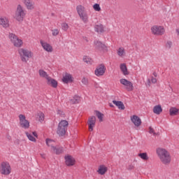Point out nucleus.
<instances>
[{"mask_svg": "<svg viewBox=\"0 0 179 179\" xmlns=\"http://www.w3.org/2000/svg\"><path fill=\"white\" fill-rule=\"evenodd\" d=\"M179 109L176 107H171L169 109V114L170 115H177L178 114Z\"/></svg>", "mask_w": 179, "mask_h": 179, "instance_id": "473e14b6", "label": "nucleus"}, {"mask_svg": "<svg viewBox=\"0 0 179 179\" xmlns=\"http://www.w3.org/2000/svg\"><path fill=\"white\" fill-rule=\"evenodd\" d=\"M40 44L41 45L43 50H44V51H45L46 52H52V51H54V48H52V45L48 43L45 41L41 40L40 41Z\"/></svg>", "mask_w": 179, "mask_h": 179, "instance_id": "9b49d317", "label": "nucleus"}, {"mask_svg": "<svg viewBox=\"0 0 179 179\" xmlns=\"http://www.w3.org/2000/svg\"><path fill=\"white\" fill-rule=\"evenodd\" d=\"M41 157H42V159H45V154H41Z\"/></svg>", "mask_w": 179, "mask_h": 179, "instance_id": "a18cd8bd", "label": "nucleus"}, {"mask_svg": "<svg viewBox=\"0 0 179 179\" xmlns=\"http://www.w3.org/2000/svg\"><path fill=\"white\" fill-rule=\"evenodd\" d=\"M94 31L99 34L104 33V26L101 24H97L94 25Z\"/></svg>", "mask_w": 179, "mask_h": 179, "instance_id": "a878e982", "label": "nucleus"}, {"mask_svg": "<svg viewBox=\"0 0 179 179\" xmlns=\"http://www.w3.org/2000/svg\"><path fill=\"white\" fill-rule=\"evenodd\" d=\"M138 156L141 159V160H144V162H148V160H149V156L147 152H141Z\"/></svg>", "mask_w": 179, "mask_h": 179, "instance_id": "7c9ffc66", "label": "nucleus"}, {"mask_svg": "<svg viewBox=\"0 0 179 179\" xmlns=\"http://www.w3.org/2000/svg\"><path fill=\"white\" fill-rule=\"evenodd\" d=\"M120 69L122 73L124 76L129 75V71H128V67H127V64H125V63L120 64Z\"/></svg>", "mask_w": 179, "mask_h": 179, "instance_id": "5701e85b", "label": "nucleus"}, {"mask_svg": "<svg viewBox=\"0 0 179 179\" xmlns=\"http://www.w3.org/2000/svg\"><path fill=\"white\" fill-rule=\"evenodd\" d=\"M151 83H157V79H156V78H155V77H153V76H152L151 77Z\"/></svg>", "mask_w": 179, "mask_h": 179, "instance_id": "a19ab883", "label": "nucleus"}, {"mask_svg": "<svg viewBox=\"0 0 179 179\" xmlns=\"http://www.w3.org/2000/svg\"><path fill=\"white\" fill-rule=\"evenodd\" d=\"M57 114H58L59 115H62L64 114V111H62L61 110H57Z\"/></svg>", "mask_w": 179, "mask_h": 179, "instance_id": "37998d69", "label": "nucleus"}, {"mask_svg": "<svg viewBox=\"0 0 179 179\" xmlns=\"http://www.w3.org/2000/svg\"><path fill=\"white\" fill-rule=\"evenodd\" d=\"M45 118V115H44V113L41 111H38L36 114V121H38V122H41V124H43V122L44 121Z\"/></svg>", "mask_w": 179, "mask_h": 179, "instance_id": "b1692460", "label": "nucleus"}, {"mask_svg": "<svg viewBox=\"0 0 179 179\" xmlns=\"http://www.w3.org/2000/svg\"><path fill=\"white\" fill-rule=\"evenodd\" d=\"M83 61L87 65H93V64H94V61L93 60V59L87 55H85L83 57Z\"/></svg>", "mask_w": 179, "mask_h": 179, "instance_id": "393cba45", "label": "nucleus"}, {"mask_svg": "<svg viewBox=\"0 0 179 179\" xmlns=\"http://www.w3.org/2000/svg\"><path fill=\"white\" fill-rule=\"evenodd\" d=\"M62 30H63V31H67L69 30V24L66 22H63L62 24Z\"/></svg>", "mask_w": 179, "mask_h": 179, "instance_id": "e433bc0d", "label": "nucleus"}, {"mask_svg": "<svg viewBox=\"0 0 179 179\" xmlns=\"http://www.w3.org/2000/svg\"><path fill=\"white\" fill-rule=\"evenodd\" d=\"M156 153L162 164H170L171 163V155L166 148H158L156 149Z\"/></svg>", "mask_w": 179, "mask_h": 179, "instance_id": "f257e3e1", "label": "nucleus"}, {"mask_svg": "<svg viewBox=\"0 0 179 179\" xmlns=\"http://www.w3.org/2000/svg\"><path fill=\"white\" fill-rule=\"evenodd\" d=\"M83 85H89V80L86 78H83L81 80Z\"/></svg>", "mask_w": 179, "mask_h": 179, "instance_id": "ea45409f", "label": "nucleus"}, {"mask_svg": "<svg viewBox=\"0 0 179 179\" xmlns=\"http://www.w3.org/2000/svg\"><path fill=\"white\" fill-rule=\"evenodd\" d=\"M69 125V122L66 120H62L59 122L57 134L59 136H64L66 134V131H68V126Z\"/></svg>", "mask_w": 179, "mask_h": 179, "instance_id": "39448f33", "label": "nucleus"}, {"mask_svg": "<svg viewBox=\"0 0 179 179\" xmlns=\"http://www.w3.org/2000/svg\"><path fill=\"white\" fill-rule=\"evenodd\" d=\"M107 171H108V168H107V166L105 165H100L96 171L99 176H104Z\"/></svg>", "mask_w": 179, "mask_h": 179, "instance_id": "4be33fe9", "label": "nucleus"}, {"mask_svg": "<svg viewBox=\"0 0 179 179\" xmlns=\"http://www.w3.org/2000/svg\"><path fill=\"white\" fill-rule=\"evenodd\" d=\"M130 120L132 124L134 125L135 128H139L141 127V125H142V120L138 115H131L130 117Z\"/></svg>", "mask_w": 179, "mask_h": 179, "instance_id": "f8f14e48", "label": "nucleus"}, {"mask_svg": "<svg viewBox=\"0 0 179 179\" xmlns=\"http://www.w3.org/2000/svg\"><path fill=\"white\" fill-rule=\"evenodd\" d=\"M113 104L119 108V110H125V105H124V103L122 101H113Z\"/></svg>", "mask_w": 179, "mask_h": 179, "instance_id": "c756f323", "label": "nucleus"}, {"mask_svg": "<svg viewBox=\"0 0 179 179\" xmlns=\"http://www.w3.org/2000/svg\"><path fill=\"white\" fill-rule=\"evenodd\" d=\"M46 144L48 145V146H50L51 148V150L52 149V147H55V141L51 140V139H46Z\"/></svg>", "mask_w": 179, "mask_h": 179, "instance_id": "f704fd0d", "label": "nucleus"}, {"mask_svg": "<svg viewBox=\"0 0 179 179\" xmlns=\"http://www.w3.org/2000/svg\"><path fill=\"white\" fill-rule=\"evenodd\" d=\"M84 40H85V41H87V43L89 42V40H88L87 38H86V37L84 38Z\"/></svg>", "mask_w": 179, "mask_h": 179, "instance_id": "09e8293b", "label": "nucleus"}, {"mask_svg": "<svg viewBox=\"0 0 179 179\" xmlns=\"http://www.w3.org/2000/svg\"><path fill=\"white\" fill-rule=\"evenodd\" d=\"M38 75L40 78H43V79H46V80L50 78V76H48V73L43 69L38 70Z\"/></svg>", "mask_w": 179, "mask_h": 179, "instance_id": "c85d7f7f", "label": "nucleus"}, {"mask_svg": "<svg viewBox=\"0 0 179 179\" xmlns=\"http://www.w3.org/2000/svg\"><path fill=\"white\" fill-rule=\"evenodd\" d=\"M70 101L71 104H78L80 102V97L76 95L70 100Z\"/></svg>", "mask_w": 179, "mask_h": 179, "instance_id": "2f4dec72", "label": "nucleus"}, {"mask_svg": "<svg viewBox=\"0 0 179 179\" xmlns=\"http://www.w3.org/2000/svg\"><path fill=\"white\" fill-rule=\"evenodd\" d=\"M65 164L67 165L69 167L72 166H75L76 164V159L73 158L71 155H67L64 157Z\"/></svg>", "mask_w": 179, "mask_h": 179, "instance_id": "2eb2a0df", "label": "nucleus"}, {"mask_svg": "<svg viewBox=\"0 0 179 179\" xmlns=\"http://www.w3.org/2000/svg\"><path fill=\"white\" fill-rule=\"evenodd\" d=\"M18 120L20 128L23 129H29L30 128V122L26 119V115L20 114L18 115Z\"/></svg>", "mask_w": 179, "mask_h": 179, "instance_id": "1a4fd4ad", "label": "nucleus"}, {"mask_svg": "<svg viewBox=\"0 0 179 179\" xmlns=\"http://www.w3.org/2000/svg\"><path fill=\"white\" fill-rule=\"evenodd\" d=\"M47 85L49 86H51V87H54V89H57L58 87V81H57L55 79L50 77L46 80Z\"/></svg>", "mask_w": 179, "mask_h": 179, "instance_id": "412c9836", "label": "nucleus"}, {"mask_svg": "<svg viewBox=\"0 0 179 179\" xmlns=\"http://www.w3.org/2000/svg\"><path fill=\"white\" fill-rule=\"evenodd\" d=\"M51 150L53 153H55L56 155H59L62 153V148H61L52 147Z\"/></svg>", "mask_w": 179, "mask_h": 179, "instance_id": "72a5a7b5", "label": "nucleus"}, {"mask_svg": "<svg viewBox=\"0 0 179 179\" xmlns=\"http://www.w3.org/2000/svg\"><path fill=\"white\" fill-rule=\"evenodd\" d=\"M150 31L152 36H163L166 33V28L163 25H152L150 28Z\"/></svg>", "mask_w": 179, "mask_h": 179, "instance_id": "423d86ee", "label": "nucleus"}, {"mask_svg": "<svg viewBox=\"0 0 179 179\" xmlns=\"http://www.w3.org/2000/svg\"><path fill=\"white\" fill-rule=\"evenodd\" d=\"M117 54L120 58H124L127 55L125 48L120 47L117 50Z\"/></svg>", "mask_w": 179, "mask_h": 179, "instance_id": "bb28decb", "label": "nucleus"}, {"mask_svg": "<svg viewBox=\"0 0 179 179\" xmlns=\"http://www.w3.org/2000/svg\"><path fill=\"white\" fill-rule=\"evenodd\" d=\"M92 8L95 12H101V7L100 6V4L99 3H94L92 6Z\"/></svg>", "mask_w": 179, "mask_h": 179, "instance_id": "c9c22d12", "label": "nucleus"}, {"mask_svg": "<svg viewBox=\"0 0 179 179\" xmlns=\"http://www.w3.org/2000/svg\"><path fill=\"white\" fill-rule=\"evenodd\" d=\"M94 47L96 48V50H99L103 51H107L108 50L106 45H104L103 43L99 41H94Z\"/></svg>", "mask_w": 179, "mask_h": 179, "instance_id": "f3484780", "label": "nucleus"}, {"mask_svg": "<svg viewBox=\"0 0 179 179\" xmlns=\"http://www.w3.org/2000/svg\"><path fill=\"white\" fill-rule=\"evenodd\" d=\"M150 83H151L150 79H148V86H150Z\"/></svg>", "mask_w": 179, "mask_h": 179, "instance_id": "de8ad7c7", "label": "nucleus"}, {"mask_svg": "<svg viewBox=\"0 0 179 179\" xmlns=\"http://www.w3.org/2000/svg\"><path fill=\"white\" fill-rule=\"evenodd\" d=\"M171 45H173V43H171V42H167V43H166V47H167V48H171Z\"/></svg>", "mask_w": 179, "mask_h": 179, "instance_id": "79ce46f5", "label": "nucleus"}, {"mask_svg": "<svg viewBox=\"0 0 179 179\" xmlns=\"http://www.w3.org/2000/svg\"><path fill=\"white\" fill-rule=\"evenodd\" d=\"M1 43H0V48H1Z\"/></svg>", "mask_w": 179, "mask_h": 179, "instance_id": "3c124183", "label": "nucleus"}, {"mask_svg": "<svg viewBox=\"0 0 179 179\" xmlns=\"http://www.w3.org/2000/svg\"><path fill=\"white\" fill-rule=\"evenodd\" d=\"M149 132L150 134H155V130L152 127H150Z\"/></svg>", "mask_w": 179, "mask_h": 179, "instance_id": "c03bdc74", "label": "nucleus"}, {"mask_svg": "<svg viewBox=\"0 0 179 179\" xmlns=\"http://www.w3.org/2000/svg\"><path fill=\"white\" fill-rule=\"evenodd\" d=\"M88 129L90 132H92L94 127H96V117L90 116L87 120Z\"/></svg>", "mask_w": 179, "mask_h": 179, "instance_id": "dca6fc26", "label": "nucleus"}, {"mask_svg": "<svg viewBox=\"0 0 179 179\" xmlns=\"http://www.w3.org/2000/svg\"><path fill=\"white\" fill-rule=\"evenodd\" d=\"M12 173V166L8 162H3L0 164V174L9 176Z\"/></svg>", "mask_w": 179, "mask_h": 179, "instance_id": "0eeeda50", "label": "nucleus"}, {"mask_svg": "<svg viewBox=\"0 0 179 179\" xmlns=\"http://www.w3.org/2000/svg\"><path fill=\"white\" fill-rule=\"evenodd\" d=\"M95 113L97 118L99 120V122H103V117H104V115L99 111H96Z\"/></svg>", "mask_w": 179, "mask_h": 179, "instance_id": "4c0bfd02", "label": "nucleus"}, {"mask_svg": "<svg viewBox=\"0 0 179 179\" xmlns=\"http://www.w3.org/2000/svg\"><path fill=\"white\" fill-rule=\"evenodd\" d=\"M76 10L78 13V15L84 23H88L89 22V15L87 14V11L86 10V8L82 5H78L76 6Z\"/></svg>", "mask_w": 179, "mask_h": 179, "instance_id": "20e7f679", "label": "nucleus"}, {"mask_svg": "<svg viewBox=\"0 0 179 179\" xmlns=\"http://www.w3.org/2000/svg\"><path fill=\"white\" fill-rule=\"evenodd\" d=\"M63 83H72L73 82V77L71 74L66 73L62 79Z\"/></svg>", "mask_w": 179, "mask_h": 179, "instance_id": "6ab92c4d", "label": "nucleus"}, {"mask_svg": "<svg viewBox=\"0 0 179 179\" xmlns=\"http://www.w3.org/2000/svg\"><path fill=\"white\" fill-rule=\"evenodd\" d=\"M18 54L20 55L22 62H28L30 58L34 57V53L31 50L25 48H20L18 50Z\"/></svg>", "mask_w": 179, "mask_h": 179, "instance_id": "7ed1b4c3", "label": "nucleus"}, {"mask_svg": "<svg viewBox=\"0 0 179 179\" xmlns=\"http://www.w3.org/2000/svg\"><path fill=\"white\" fill-rule=\"evenodd\" d=\"M51 31L52 36H53V37H57V36L59 34V29L57 28L52 29Z\"/></svg>", "mask_w": 179, "mask_h": 179, "instance_id": "58836bf2", "label": "nucleus"}, {"mask_svg": "<svg viewBox=\"0 0 179 179\" xmlns=\"http://www.w3.org/2000/svg\"><path fill=\"white\" fill-rule=\"evenodd\" d=\"M152 75H153V76H155V78H157V73L154 72V73H152Z\"/></svg>", "mask_w": 179, "mask_h": 179, "instance_id": "49530a36", "label": "nucleus"}, {"mask_svg": "<svg viewBox=\"0 0 179 179\" xmlns=\"http://www.w3.org/2000/svg\"><path fill=\"white\" fill-rule=\"evenodd\" d=\"M0 26L3 27V29H8L9 27V19L6 17H1Z\"/></svg>", "mask_w": 179, "mask_h": 179, "instance_id": "aec40b11", "label": "nucleus"}, {"mask_svg": "<svg viewBox=\"0 0 179 179\" xmlns=\"http://www.w3.org/2000/svg\"><path fill=\"white\" fill-rule=\"evenodd\" d=\"M8 38L14 47L20 48L23 45V40L19 38L15 34H9Z\"/></svg>", "mask_w": 179, "mask_h": 179, "instance_id": "6e6552de", "label": "nucleus"}, {"mask_svg": "<svg viewBox=\"0 0 179 179\" xmlns=\"http://www.w3.org/2000/svg\"><path fill=\"white\" fill-rule=\"evenodd\" d=\"M110 107H114V105L110 104Z\"/></svg>", "mask_w": 179, "mask_h": 179, "instance_id": "8fccbe9b", "label": "nucleus"}, {"mask_svg": "<svg viewBox=\"0 0 179 179\" xmlns=\"http://www.w3.org/2000/svg\"><path fill=\"white\" fill-rule=\"evenodd\" d=\"M13 17L19 23H22L24 20V17H26V9H24L23 6L21 4L17 5Z\"/></svg>", "mask_w": 179, "mask_h": 179, "instance_id": "f03ea898", "label": "nucleus"}, {"mask_svg": "<svg viewBox=\"0 0 179 179\" xmlns=\"http://www.w3.org/2000/svg\"><path fill=\"white\" fill-rule=\"evenodd\" d=\"M120 83L127 92H132L134 90V83H132V82L125 78H122L120 80Z\"/></svg>", "mask_w": 179, "mask_h": 179, "instance_id": "9d476101", "label": "nucleus"}, {"mask_svg": "<svg viewBox=\"0 0 179 179\" xmlns=\"http://www.w3.org/2000/svg\"><path fill=\"white\" fill-rule=\"evenodd\" d=\"M106 66H104V64H100L96 68L94 73L96 76H103L104 73H106Z\"/></svg>", "mask_w": 179, "mask_h": 179, "instance_id": "4468645a", "label": "nucleus"}, {"mask_svg": "<svg viewBox=\"0 0 179 179\" xmlns=\"http://www.w3.org/2000/svg\"><path fill=\"white\" fill-rule=\"evenodd\" d=\"M153 113L154 114H157V115H159L163 113V108H162L161 105H157L153 108Z\"/></svg>", "mask_w": 179, "mask_h": 179, "instance_id": "cd10ccee", "label": "nucleus"}, {"mask_svg": "<svg viewBox=\"0 0 179 179\" xmlns=\"http://www.w3.org/2000/svg\"><path fill=\"white\" fill-rule=\"evenodd\" d=\"M22 2L27 10H34V9H36V4L33 0H22Z\"/></svg>", "mask_w": 179, "mask_h": 179, "instance_id": "ddd939ff", "label": "nucleus"}, {"mask_svg": "<svg viewBox=\"0 0 179 179\" xmlns=\"http://www.w3.org/2000/svg\"><path fill=\"white\" fill-rule=\"evenodd\" d=\"M26 136L28 138L29 141H31V142H34L36 143L37 142V138H38V135L37 134V132L33 131L31 133L26 132L25 133Z\"/></svg>", "mask_w": 179, "mask_h": 179, "instance_id": "a211bd4d", "label": "nucleus"}]
</instances>
